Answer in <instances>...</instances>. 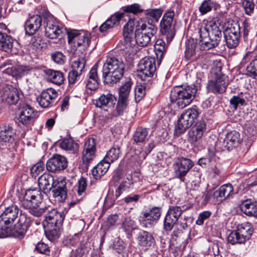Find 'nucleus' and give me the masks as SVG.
I'll return each instance as SVG.
<instances>
[{"mask_svg":"<svg viewBox=\"0 0 257 257\" xmlns=\"http://www.w3.org/2000/svg\"><path fill=\"white\" fill-rule=\"evenodd\" d=\"M124 64L114 57H107L102 69V77L105 84L112 85L118 82L124 74Z\"/></svg>","mask_w":257,"mask_h":257,"instance_id":"nucleus-1","label":"nucleus"},{"mask_svg":"<svg viewBox=\"0 0 257 257\" xmlns=\"http://www.w3.org/2000/svg\"><path fill=\"white\" fill-rule=\"evenodd\" d=\"M195 85L174 87L170 92V101L179 108L183 109L189 105L194 99L197 92Z\"/></svg>","mask_w":257,"mask_h":257,"instance_id":"nucleus-2","label":"nucleus"},{"mask_svg":"<svg viewBox=\"0 0 257 257\" xmlns=\"http://www.w3.org/2000/svg\"><path fill=\"white\" fill-rule=\"evenodd\" d=\"M200 114L199 108L196 105L185 110L178 118L175 125L174 134L179 136L194 123Z\"/></svg>","mask_w":257,"mask_h":257,"instance_id":"nucleus-3","label":"nucleus"},{"mask_svg":"<svg viewBox=\"0 0 257 257\" xmlns=\"http://www.w3.org/2000/svg\"><path fill=\"white\" fill-rule=\"evenodd\" d=\"M175 13L173 11L166 12L160 23V33L165 37L168 44L170 43L176 34L175 23L174 22Z\"/></svg>","mask_w":257,"mask_h":257,"instance_id":"nucleus-4","label":"nucleus"},{"mask_svg":"<svg viewBox=\"0 0 257 257\" xmlns=\"http://www.w3.org/2000/svg\"><path fill=\"white\" fill-rule=\"evenodd\" d=\"M135 31V39L137 44L141 47L147 46L151 42V38L156 34L157 27L152 25L147 28L142 22L137 23Z\"/></svg>","mask_w":257,"mask_h":257,"instance_id":"nucleus-5","label":"nucleus"},{"mask_svg":"<svg viewBox=\"0 0 257 257\" xmlns=\"http://www.w3.org/2000/svg\"><path fill=\"white\" fill-rule=\"evenodd\" d=\"M68 42L74 51L78 47L87 48L90 42V33L84 31L71 30L67 33Z\"/></svg>","mask_w":257,"mask_h":257,"instance_id":"nucleus-6","label":"nucleus"},{"mask_svg":"<svg viewBox=\"0 0 257 257\" xmlns=\"http://www.w3.org/2000/svg\"><path fill=\"white\" fill-rule=\"evenodd\" d=\"M156 59L154 57H145L138 64V76L144 81L150 82L156 71Z\"/></svg>","mask_w":257,"mask_h":257,"instance_id":"nucleus-7","label":"nucleus"},{"mask_svg":"<svg viewBox=\"0 0 257 257\" xmlns=\"http://www.w3.org/2000/svg\"><path fill=\"white\" fill-rule=\"evenodd\" d=\"M193 166V162L189 159L184 157L177 158L173 165L175 178L184 182L185 177Z\"/></svg>","mask_w":257,"mask_h":257,"instance_id":"nucleus-8","label":"nucleus"},{"mask_svg":"<svg viewBox=\"0 0 257 257\" xmlns=\"http://www.w3.org/2000/svg\"><path fill=\"white\" fill-rule=\"evenodd\" d=\"M224 36L227 46L235 48L239 44L240 38V27L238 23L234 22L224 31Z\"/></svg>","mask_w":257,"mask_h":257,"instance_id":"nucleus-9","label":"nucleus"},{"mask_svg":"<svg viewBox=\"0 0 257 257\" xmlns=\"http://www.w3.org/2000/svg\"><path fill=\"white\" fill-rule=\"evenodd\" d=\"M228 84V80L221 72L215 74L214 80L208 81L207 89L208 92L214 94L224 93Z\"/></svg>","mask_w":257,"mask_h":257,"instance_id":"nucleus-10","label":"nucleus"},{"mask_svg":"<svg viewBox=\"0 0 257 257\" xmlns=\"http://www.w3.org/2000/svg\"><path fill=\"white\" fill-rule=\"evenodd\" d=\"M31 225V219L25 213H21L18 222L13 228H11V236L19 238H23Z\"/></svg>","mask_w":257,"mask_h":257,"instance_id":"nucleus-11","label":"nucleus"},{"mask_svg":"<svg viewBox=\"0 0 257 257\" xmlns=\"http://www.w3.org/2000/svg\"><path fill=\"white\" fill-rule=\"evenodd\" d=\"M61 179L54 177L50 173H44L38 179L40 189L45 194L49 193L52 188L57 186L58 182Z\"/></svg>","mask_w":257,"mask_h":257,"instance_id":"nucleus-12","label":"nucleus"},{"mask_svg":"<svg viewBox=\"0 0 257 257\" xmlns=\"http://www.w3.org/2000/svg\"><path fill=\"white\" fill-rule=\"evenodd\" d=\"M57 96V91L52 88H49L41 92L37 97V100L42 107L48 108L53 105Z\"/></svg>","mask_w":257,"mask_h":257,"instance_id":"nucleus-13","label":"nucleus"},{"mask_svg":"<svg viewBox=\"0 0 257 257\" xmlns=\"http://www.w3.org/2000/svg\"><path fill=\"white\" fill-rule=\"evenodd\" d=\"M67 163V160L65 157L56 154L48 160L46 163V169L51 172H59L66 168Z\"/></svg>","mask_w":257,"mask_h":257,"instance_id":"nucleus-14","label":"nucleus"},{"mask_svg":"<svg viewBox=\"0 0 257 257\" xmlns=\"http://www.w3.org/2000/svg\"><path fill=\"white\" fill-rule=\"evenodd\" d=\"M18 119L23 125L28 126L32 124L35 119L33 108L28 104H23L19 109Z\"/></svg>","mask_w":257,"mask_h":257,"instance_id":"nucleus-15","label":"nucleus"},{"mask_svg":"<svg viewBox=\"0 0 257 257\" xmlns=\"http://www.w3.org/2000/svg\"><path fill=\"white\" fill-rule=\"evenodd\" d=\"M12 61L9 60L4 62L1 66L0 69L6 67L3 73L8 74L10 75L18 76L20 75L24 74L32 70L33 68L30 66L27 65H18L17 66H12Z\"/></svg>","mask_w":257,"mask_h":257,"instance_id":"nucleus-16","label":"nucleus"},{"mask_svg":"<svg viewBox=\"0 0 257 257\" xmlns=\"http://www.w3.org/2000/svg\"><path fill=\"white\" fill-rule=\"evenodd\" d=\"M96 143L95 139H87L84 145L82 152L83 163L87 166L95 157Z\"/></svg>","mask_w":257,"mask_h":257,"instance_id":"nucleus-17","label":"nucleus"},{"mask_svg":"<svg viewBox=\"0 0 257 257\" xmlns=\"http://www.w3.org/2000/svg\"><path fill=\"white\" fill-rule=\"evenodd\" d=\"M15 132L13 127L7 124L0 126V146L12 144L15 140Z\"/></svg>","mask_w":257,"mask_h":257,"instance_id":"nucleus-18","label":"nucleus"},{"mask_svg":"<svg viewBox=\"0 0 257 257\" xmlns=\"http://www.w3.org/2000/svg\"><path fill=\"white\" fill-rule=\"evenodd\" d=\"M241 139L240 134L235 131H231L228 133L222 142V148L223 150L229 151L233 148L237 147L240 143Z\"/></svg>","mask_w":257,"mask_h":257,"instance_id":"nucleus-19","label":"nucleus"},{"mask_svg":"<svg viewBox=\"0 0 257 257\" xmlns=\"http://www.w3.org/2000/svg\"><path fill=\"white\" fill-rule=\"evenodd\" d=\"M181 214L182 210H168L164 221V229L166 232L173 229Z\"/></svg>","mask_w":257,"mask_h":257,"instance_id":"nucleus-20","label":"nucleus"},{"mask_svg":"<svg viewBox=\"0 0 257 257\" xmlns=\"http://www.w3.org/2000/svg\"><path fill=\"white\" fill-rule=\"evenodd\" d=\"M42 25V18L38 15L30 17L25 22V31L26 34L30 36L35 34Z\"/></svg>","mask_w":257,"mask_h":257,"instance_id":"nucleus-21","label":"nucleus"},{"mask_svg":"<svg viewBox=\"0 0 257 257\" xmlns=\"http://www.w3.org/2000/svg\"><path fill=\"white\" fill-rule=\"evenodd\" d=\"M116 100V97L110 93L103 94L95 100V104L96 107L107 111L108 109L114 107Z\"/></svg>","mask_w":257,"mask_h":257,"instance_id":"nucleus-22","label":"nucleus"},{"mask_svg":"<svg viewBox=\"0 0 257 257\" xmlns=\"http://www.w3.org/2000/svg\"><path fill=\"white\" fill-rule=\"evenodd\" d=\"M137 240L140 247L145 250L149 249L155 242L152 234L145 230H141L138 233Z\"/></svg>","mask_w":257,"mask_h":257,"instance_id":"nucleus-23","label":"nucleus"},{"mask_svg":"<svg viewBox=\"0 0 257 257\" xmlns=\"http://www.w3.org/2000/svg\"><path fill=\"white\" fill-rule=\"evenodd\" d=\"M67 212L66 210H62L61 211H58V210H51L46 216V220L50 224L61 226Z\"/></svg>","mask_w":257,"mask_h":257,"instance_id":"nucleus-24","label":"nucleus"},{"mask_svg":"<svg viewBox=\"0 0 257 257\" xmlns=\"http://www.w3.org/2000/svg\"><path fill=\"white\" fill-rule=\"evenodd\" d=\"M221 31L220 30L216 24L214 22L209 37V39L212 40L213 43L210 44L208 42H206L207 46V47H206V50L214 48L217 46L221 40Z\"/></svg>","mask_w":257,"mask_h":257,"instance_id":"nucleus-25","label":"nucleus"},{"mask_svg":"<svg viewBox=\"0 0 257 257\" xmlns=\"http://www.w3.org/2000/svg\"><path fill=\"white\" fill-rule=\"evenodd\" d=\"M233 191V188L232 185L224 184L214 192L213 196L214 198H216L217 203H219L228 198Z\"/></svg>","mask_w":257,"mask_h":257,"instance_id":"nucleus-26","label":"nucleus"},{"mask_svg":"<svg viewBox=\"0 0 257 257\" xmlns=\"http://www.w3.org/2000/svg\"><path fill=\"white\" fill-rule=\"evenodd\" d=\"M124 16V14L123 13H115L99 27V31L101 33L106 32L109 29L112 28L115 25L118 24Z\"/></svg>","mask_w":257,"mask_h":257,"instance_id":"nucleus-27","label":"nucleus"},{"mask_svg":"<svg viewBox=\"0 0 257 257\" xmlns=\"http://www.w3.org/2000/svg\"><path fill=\"white\" fill-rule=\"evenodd\" d=\"M161 215L160 210H147L143 214L142 223L147 224L153 225L157 222Z\"/></svg>","mask_w":257,"mask_h":257,"instance_id":"nucleus-28","label":"nucleus"},{"mask_svg":"<svg viewBox=\"0 0 257 257\" xmlns=\"http://www.w3.org/2000/svg\"><path fill=\"white\" fill-rule=\"evenodd\" d=\"M58 185L53 190V196L59 201H63L66 198L67 189L66 181L61 178L58 182Z\"/></svg>","mask_w":257,"mask_h":257,"instance_id":"nucleus-29","label":"nucleus"},{"mask_svg":"<svg viewBox=\"0 0 257 257\" xmlns=\"http://www.w3.org/2000/svg\"><path fill=\"white\" fill-rule=\"evenodd\" d=\"M213 23L214 22H210L204 26H201L199 30L200 43H201V48L204 50H206V47H207L206 42H208L207 41L210 40L209 39V34Z\"/></svg>","mask_w":257,"mask_h":257,"instance_id":"nucleus-30","label":"nucleus"},{"mask_svg":"<svg viewBox=\"0 0 257 257\" xmlns=\"http://www.w3.org/2000/svg\"><path fill=\"white\" fill-rule=\"evenodd\" d=\"M3 99L10 104H16L20 99L18 90L14 87H6L4 91Z\"/></svg>","mask_w":257,"mask_h":257,"instance_id":"nucleus-31","label":"nucleus"},{"mask_svg":"<svg viewBox=\"0 0 257 257\" xmlns=\"http://www.w3.org/2000/svg\"><path fill=\"white\" fill-rule=\"evenodd\" d=\"M44 72L49 81L58 86L63 83L64 77L62 72L50 69L46 70Z\"/></svg>","mask_w":257,"mask_h":257,"instance_id":"nucleus-32","label":"nucleus"},{"mask_svg":"<svg viewBox=\"0 0 257 257\" xmlns=\"http://www.w3.org/2000/svg\"><path fill=\"white\" fill-rule=\"evenodd\" d=\"M61 29L55 23L48 21L45 26V35L50 39H56L62 33Z\"/></svg>","mask_w":257,"mask_h":257,"instance_id":"nucleus-33","label":"nucleus"},{"mask_svg":"<svg viewBox=\"0 0 257 257\" xmlns=\"http://www.w3.org/2000/svg\"><path fill=\"white\" fill-rule=\"evenodd\" d=\"M144 12L146 21L151 26L158 22L162 15L163 10L161 9H152L146 10Z\"/></svg>","mask_w":257,"mask_h":257,"instance_id":"nucleus-34","label":"nucleus"},{"mask_svg":"<svg viewBox=\"0 0 257 257\" xmlns=\"http://www.w3.org/2000/svg\"><path fill=\"white\" fill-rule=\"evenodd\" d=\"M110 163L103 159L92 170V174L95 179H99L107 171Z\"/></svg>","mask_w":257,"mask_h":257,"instance_id":"nucleus-35","label":"nucleus"},{"mask_svg":"<svg viewBox=\"0 0 257 257\" xmlns=\"http://www.w3.org/2000/svg\"><path fill=\"white\" fill-rule=\"evenodd\" d=\"M60 226L54 224H50V223H47L45 227V233L49 240L54 241L59 237Z\"/></svg>","mask_w":257,"mask_h":257,"instance_id":"nucleus-36","label":"nucleus"},{"mask_svg":"<svg viewBox=\"0 0 257 257\" xmlns=\"http://www.w3.org/2000/svg\"><path fill=\"white\" fill-rule=\"evenodd\" d=\"M19 210H4L0 216L1 221L5 222V224L9 225L14 222L18 217Z\"/></svg>","mask_w":257,"mask_h":257,"instance_id":"nucleus-37","label":"nucleus"},{"mask_svg":"<svg viewBox=\"0 0 257 257\" xmlns=\"http://www.w3.org/2000/svg\"><path fill=\"white\" fill-rule=\"evenodd\" d=\"M13 42L11 36L0 32V49L6 52H10L13 48Z\"/></svg>","mask_w":257,"mask_h":257,"instance_id":"nucleus-38","label":"nucleus"},{"mask_svg":"<svg viewBox=\"0 0 257 257\" xmlns=\"http://www.w3.org/2000/svg\"><path fill=\"white\" fill-rule=\"evenodd\" d=\"M60 147L64 150L69 151L72 154H77L79 145L72 138L64 139L60 143Z\"/></svg>","mask_w":257,"mask_h":257,"instance_id":"nucleus-39","label":"nucleus"},{"mask_svg":"<svg viewBox=\"0 0 257 257\" xmlns=\"http://www.w3.org/2000/svg\"><path fill=\"white\" fill-rule=\"evenodd\" d=\"M158 65L159 66L167 50V46L162 39H158L154 45Z\"/></svg>","mask_w":257,"mask_h":257,"instance_id":"nucleus-40","label":"nucleus"},{"mask_svg":"<svg viewBox=\"0 0 257 257\" xmlns=\"http://www.w3.org/2000/svg\"><path fill=\"white\" fill-rule=\"evenodd\" d=\"M121 155L120 148L118 145H114L107 152L104 160L110 164L117 160Z\"/></svg>","mask_w":257,"mask_h":257,"instance_id":"nucleus-41","label":"nucleus"},{"mask_svg":"<svg viewBox=\"0 0 257 257\" xmlns=\"http://www.w3.org/2000/svg\"><path fill=\"white\" fill-rule=\"evenodd\" d=\"M133 82L127 79L119 88L118 98L128 100Z\"/></svg>","mask_w":257,"mask_h":257,"instance_id":"nucleus-42","label":"nucleus"},{"mask_svg":"<svg viewBox=\"0 0 257 257\" xmlns=\"http://www.w3.org/2000/svg\"><path fill=\"white\" fill-rule=\"evenodd\" d=\"M136 180H135L133 176L128 175L126 178L121 182V183L116 190L115 193V196L116 198L118 197L122 191L132 187V186H133Z\"/></svg>","mask_w":257,"mask_h":257,"instance_id":"nucleus-43","label":"nucleus"},{"mask_svg":"<svg viewBox=\"0 0 257 257\" xmlns=\"http://www.w3.org/2000/svg\"><path fill=\"white\" fill-rule=\"evenodd\" d=\"M219 8V5L216 2L212 0H205L199 7V11L201 15H205L211 11L212 9L217 10Z\"/></svg>","mask_w":257,"mask_h":257,"instance_id":"nucleus-44","label":"nucleus"},{"mask_svg":"<svg viewBox=\"0 0 257 257\" xmlns=\"http://www.w3.org/2000/svg\"><path fill=\"white\" fill-rule=\"evenodd\" d=\"M139 21H135L133 20H130L127 23L124 25L123 30V36L125 41L131 43V39L133 36V32L134 26L138 25Z\"/></svg>","mask_w":257,"mask_h":257,"instance_id":"nucleus-45","label":"nucleus"},{"mask_svg":"<svg viewBox=\"0 0 257 257\" xmlns=\"http://www.w3.org/2000/svg\"><path fill=\"white\" fill-rule=\"evenodd\" d=\"M113 249L117 253L121 254L123 257H128L129 250L127 244L122 240H118L113 242Z\"/></svg>","mask_w":257,"mask_h":257,"instance_id":"nucleus-46","label":"nucleus"},{"mask_svg":"<svg viewBox=\"0 0 257 257\" xmlns=\"http://www.w3.org/2000/svg\"><path fill=\"white\" fill-rule=\"evenodd\" d=\"M236 230L246 240L249 239L253 232V229L248 223H244L238 225Z\"/></svg>","mask_w":257,"mask_h":257,"instance_id":"nucleus-47","label":"nucleus"},{"mask_svg":"<svg viewBox=\"0 0 257 257\" xmlns=\"http://www.w3.org/2000/svg\"><path fill=\"white\" fill-rule=\"evenodd\" d=\"M203 135L191 128L187 133V141L194 147H197Z\"/></svg>","mask_w":257,"mask_h":257,"instance_id":"nucleus-48","label":"nucleus"},{"mask_svg":"<svg viewBox=\"0 0 257 257\" xmlns=\"http://www.w3.org/2000/svg\"><path fill=\"white\" fill-rule=\"evenodd\" d=\"M122 228L126 233L127 238L132 236V231L135 229V221L130 218L125 219L122 223Z\"/></svg>","mask_w":257,"mask_h":257,"instance_id":"nucleus-49","label":"nucleus"},{"mask_svg":"<svg viewBox=\"0 0 257 257\" xmlns=\"http://www.w3.org/2000/svg\"><path fill=\"white\" fill-rule=\"evenodd\" d=\"M148 131L145 128H138L134 135L133 139L135 143H143L147 138Z\"/></svg>","mask_w":257,"mask_h":257,"instance_id":"nucleus-50","label":"nucleus"},{"mask_svg":"<svg viewBox=\"0 0 257 257\" xmlns=\"http://www.w3.org/2000/svg\"><path fill=\"white\" fill-rule=\"evenodd\" d=\"M228 242L232 244L243 243L246 240L235 230L232 231L228 236Z\"/></svg>","mask_w":257,"mask_h":257,"instance_id":"nucleus-51","label":"nucleus"},{"mask_svg":"<svg viewBox=\"0 0 257 257\" xmlns=\"http://www.w3.org/2000/svg\"><path fill=\"white\" fill-rule=\"evenodd\" d=\"M81 238L80 233H75L74 235L65 237L63 240V243L66 246H74L80 241Z\"/></svg>","mask_w":257,"mask_h":257,"instance_id":"nucleus-52","label":"nucleus"},{"mask_svg":"<svg viewBox=\"0 0 257 257\" xmlns=\"http://www.w3.org/2000/svg\"><path fill=\"white\" fill-rule=\"evenodd\" d=\"M80 241L79 245L75 250V254L76 257H82L89 252L90 249L86 241L84 242L83 240L81 239Z\"/></svg>","mask_w":257,"mask_h":257,"instance_id":"nucleus-53","label":"nucleus"},{"mask_svg":"<svg viewBox=\"0 0 257 257\" xmlns=\"http://www.w3.org/2000/svg\"><path fill=\"white\" fill-rule=\"evenodd\" d=\"M85 63L86 61L85 58H78L77 60H75L72 62L71 70L77 71L78 73L82 74V71L85 68Z\"/></svg>","mask_w":257,"mask_h":257,"instance_id":"nucleus-54","label":"nucleus"},{"mask_svg":"<svg viewBox=\"0 0 257 257\" xmlns=\"http://www.w3.org/2000/svg\"><path fill=\"white\" fill-rule=\"evenodd\" d=\"M240 209H257V202L254 198H248L241 200L239 204Z\"/></svg>","mask_w":257,"mask_h":257,"instance_id":"nucleus-55","label":"nucleus"},{"mask_svg":"<svg viewBox=\"0 0 257 257\" xmlns=\"http://www.w3.org/2000/svg\"><path fill=\"white\" fill-rule=\"evenodd\" d=\"M146 95V86L139 85L135 89V99L136 102H140Z\"/></svg>","mask_w":257,"mask_h":257,"instance_id":"nucleus-56","label":"nucleus"},{"mask_svg":"<svg viewBox=\"0 0 257 257\" xmlns=\"http://www.w3.org/2000/svg\"><path fill=\"white\" fill-rule=\"evenodd\" d=\"M128 103V100L118 98L116 107V114L115 115H122L124 110L127 107Z\"/></svg>","mask_w":257,"mask_h":257,"instance_id":"nucleus-57","label":"nucleus"},{"mask_svg":"<svg viewBox=\"0 0 257 257\" xmlns=\"http://www.w3.org/2000/svg\"><path fill=\"white\" fill-rule=\"evenodd\" d=\"M45 168L44 162L39 161L34 165L31 169V174L33 177L36 178Z\"/></svg>","mask_w":257,"mask_h":257,"instance_id":"nucleus-58","label":"nucleus"},{"mask_svg":"<svg viewBox=\"0 0 257 257\" xmlns=\"http://www.w3.org/2000/svg\"><path fill=\"white\" fill-rule=\"evenodd\" d=\"M35 250L39 253L49 255L51 250L49 245L44 242H39L36 245Z\"/></svg>","mask_w":257,"mask_h":257,"instance_id":"nucleus-59","label":"nucleus"},{"mask_svg":"<svg viewBox=\"0 0 257 257\" xmlns=\"http://www.w3.org/2000/svg\"><path fill=\"white\" fill-rule=\"evenodd\" d=\"M11 226L0 220V238L11 236Z\"/></svg>","mask_w":257,"mask_h":257,"instance_id":"nucleus-60","label":"nucleus"},{"mask_svg":"<svg viewBox=\"0 0 257 257\" xmlns=\"http://www.w3.org/2000/svg\"><path fill=\"white\" fill-rule=\"evenodd\" d=\"M123 11L126 13H130L135 15H137L144 11V10L141 8V6L138 4H134L128 5L124 7Z\"/></svg>","mask_w":257,"mask_h":257,"instance_id":"nucleus-61","label":"nucleus"},{"mask_svg":"<svg viewBox=\"0 0 257 257\" xmlns=\"http://www.w3.org/2000/svg\"><path fill=\"white\" fill-rule=\"evenodd\" d=\"M249 76L255 78L257 76V58L253 60L246 68Z\"/></svg>","mask_w":257,"mask_h":257,"instance_id":"nucleus-62","label":"nucleus"},{"mask_svg":"<svg viewBox=\"0 0 257 257\" xmlns=\"http://www.w3.org/2000/svg\"><path fill=\"white\" fill-rule=\"evenodd\" d=\"M38 197H41V193L36 190H27L25 194V198L27 201L30 200L32 204H33V201L35 200Z\"/></svg>","mask_w":257,"mask_h":257,"instance_id":"nucleus-63","label":"nucleus"},{"mask_svg":"<svg viewBox=\"0 0 257 257\" xmlns=\"http://www.w3.org/2000/svg\"><path fill=\"white\" fill-rule=\"evenodd\" d=\"M82 74L77 71L71 70L68 73V79L69 84H74L77 83L80 79V76Z\"/></svg>","mask_w":257,"mask_h":257,"instance_id":"nucleus-64","label":"nucleus"}]
</instances>
